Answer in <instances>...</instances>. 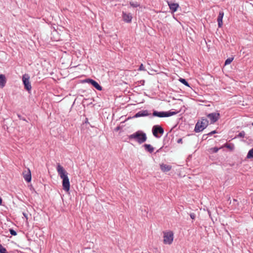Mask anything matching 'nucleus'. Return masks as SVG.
<instances>
[{"label": "nucleus", "mask_w": 253, "mask_h": 253, "mask_svg": "<svg viewBox=\"0 0 253 253\" xmlns=\"http://www.w3.org/2000/svg\"><path fill=\"white\" fill-rule=\"evenodd\" d=\"M152 132L155 137L160 138L163 134L164 130L160 126L155 125L153 126Z\"/></svg>", "instance_id": "423d86ee"}, {"label": "nucleus", "mask_w": 253, "mask_h": 253, "mask_svg": "<svg viewBox=\"0 0 253 253\" xmlns=\"http://www.w3.org/2000/svg\"><path fill=\"white\" fill-rule=\"evenodd\" d=\"M247 158L248 159H253V148L250 150L248 152L247 155Z\"/></svg>", "instance_id": "f3484780"}, {"label": "nucleus", "mask_w": 253, "mask_h": 253, "mask_svg": "<svg viewBox=\"0 0 253 253\" xmlns=\"http://www.w3.org/2000/svg\"><path fill=\"white\" fill-rule=\"evenodd\" d=\"M245 132H244V131H242L240 132L239 133L238 136H239V137H244V136H245Z\"/></svg>", "instance_id": "393cba45"}, {"label": "nucleus", "mask_w": 253, "mask_h": 253, "mask_svg": "<svg viewBox=\"0 0 253 253\" xmlns=\"http://www.w3.org/2000/svg\"><path fill=\"white\" fill-rule=\"evenodd\" d=\"M129 3H130V5L132 7H137L139 6V4L137 2L134 3L132 2H130Z\"/></svg>", "instance_id": "4be33fe9"}, {"label": "nucleus", "mask_w": 253, "mask_h": 253, "mask_svg": "<svg viewBox=\"0 0 253 253\" xmlns=\"http://www.w3.org/2000/svg\"><path fill=\"white\" fill-rule=\"evenodd\" d=\"M123 18L125 22L126 23H130L132 20V16L130 13H126L123 12Z\"/></svg>", "instance_id": "9b49d317"}, {"label": "nucleus", "mask_w": 253, "mask_h": 253, "mask_svg": "<svg viewBox=\"0 0 253 253\" xmlns=\"http://www.w3.org/2000/svg\"><path fill=\"white\" fill-rule=\"evenodd\" d=\"M0 79H5V77L3 74H0Z\"/></svg>", "instance_id": "c85d7f7f"}, {"label": "nucleus", "mask_w": 253, "mask_h": 253, "mask_svg": "<svg viewBox=\"0 0 253 253\" xmlns=\"http://www.w3.org/2000/svg\"><path fill=\"white\" fill-rule=\"evenodd\" d=\"M181 83H182L183 84H184V85L189 87H191L189 84H188V82L187 81V80H179Z\"/></svg>", "instance_id": "aec40b11"}, {"label": "nucleus", "mask_w": 253, "mask_h": 253, "mask_svg": "<svg viewBox=\"0 0 253 253\" xmlns=\"http://www.w3.org/2000/svg\"><path fill=\"white\" fill-rule=\"evenodd\" d=\"M218 150H219V148H218L217 147H213V148H211V150H212V152H213V153L217 152Z\"/></svg>", "instance_id": "b1692460"}, {"label": "nucleus", "mask_w": 253, "mask_h": 253, "mask_svg": "<svg viewBox=\"0 0 253 253\" xmlns=\"http://www.w3.org/2000/svg\"><path fill=\"white\" fill-rule=\"evenodd\" d=\"M176 114V112L170 111L168 112H158L157 111H154L153 113V116L160 118L169 117Z\"/></svg>", "instance_id": "39448f33"}, {"label": "nucleus", "mask_w": 253, "mask_h": 253, "mask_svg": "<svg viewBox=\"0 0 253 253\" xmlns=\"http://www.w3.org/2000/svg\"><path fill=\"white\" fill-rule=\"evenodd\" d=\"M129 139H133L137 141L139 144H142L146 141L147 136L145 133L142 131L138 130L128 136Z\"/></svg>", "instance_id": "f03ea898"}, {"label": "nucleus", "mask_w": 253, "mask_h": 253, "mask_svg": "<svg viewBox=\"0 0 253 253\" xmlns=\"http://www.w3.org/2000/svg\"><path fill=\"white\" fill-rule=\"evenodd\" d=\"M190 216L192 219H194L196 217V215L194 213H191Z\"/></svg>", "instance_id": "a878e982"}, {"label": "nucleus", "mask_w": 253, "mask_h": 253, "mask_svg": "<svg viewBox=\"0 0 253 253\" xmlns=\"http://www.w3.org/2000/svg\"><path fill=\"white\" fill-rule=\"evenodd\" d=\"M139 70H144V67L143 64H141L140 65V66H139Z\"/></svg>", "instance_id": "cd10ccee"}, {"label": "nucleus", "mask_w": 253, "mask_h": 253, "mask_svg": "<svg viewBox=\"0 0 253 253\" xmlns=\"http://www.w3.org/2000/svg\"><path fill=\"white\" fill-rule=\"evenodd\" d=\"M181 141H182V139H180L178 140L177 142H178V143H180Z\"/></svg>", "instance_id": "2f4dec72"}, {"label": "nucleus", "mask_w": 253, "mask_h": 253, "mask_svg": "<svg viewBox=\"0 0 253 253\" xmlns=\"http://www.w3.org/2000/svg\"><path fill=\"white\" fill-rule=\"evenodd\" d=\"M23 177L25 181L29 182L31 181V174L29 169L27 170H25L23 172Z\"/></svg>", "instance_id": "1a4fd4ad"}, {"label": "nucleus", "mask_w": 253, "mask_h": 253, "mask_svg": "<svg viewBox=\"0 0 253 253\" xmlns=\"http://www.w3.org/2000/svg\"><path fill=\"white\" fill-rule=\"evenodd\" d=\"M9 232H10V234L13 236H16L17 235L16 232L12 229H10Z\"/></svg>", "instance_id": "5701e85b"}, {"label": "nucleus", "mask_w": 253, "mask_h": 253, "mask_svg": "<svg viewBox=\"0 0 253 253\" xmlns=\"http://www.w3.org/2000/svg\"><path fill=\"white\" fill-rule=\"evenodd\" d=\"M0 253H7L5 248H4L1 245H0Z\"/></svg>", "instance_id": "6ab92c4d"}, {"label": "nucleus", "mask_w": 253, "mask_h": 253, "mask_svg": "<svg viewBox=\"0 0 253 253\" xmlns=\"http://www.w3.org/2000/svg\"><path fill=\"white\" fill-rule=\"evenodd\" d=\"M142 82V81H140V82ZM142 82H143V83H144V80H142Z\"/></svg>", "instance_id": "f704fd0d"}, {"label": "nucleus", "mask_w": 253, "mask_h": 253, "mask_svg": "<svg viewBox=\"0 0 253 253\" xmlns=\"http://www.w3.org/2000/svg\"><path fill=\"white\" fill-rule=\"evenodd\" d=\"M233 59H234L233 57H230V58H227L225 61L224 65H227L230 64L232 62Z\"/></svg>", "instance_id": "a211bd4d"}, {"label": "nucleus", "mask_w": 253, "mask_h": 253, "mask_svg": "<svg viewBox=\"0 0 253 253\" xmlns=\"http://www.w3.org/2000/svg\"><path fill=\"white\" fill-rule=\"evenodd\" d=\"M224 16V12L222 11H219L218 17H217V22L218 26L219 27H221L223 24L222 23V19Z\"/></svg>", "instance_id": "4468645a"}, {"label": "nucleus", "mask_w": 253, "mask_h": 253, "mask_svg": "<svg viewBox=\"0 0 253 253\" xmlns=\"http://www.w3.org/2000/svg\"><path fill=\"white\" fill-rule=\"evenodd\" d=\"M209 125V121L206 119L202 118L199 120L195 125L194 130L196 132H199L206 128Z\"/></svg>", "instance_id": "7ed1b4c3"}, {"label": "nucleus", "mask_w": 253, "mask_h": 253, "mask_svg": "<svg viewBox=\"0 0 253 253\" xmlns=\"http://www.w3.org/2000/svg\"><path fill=\"white\" fill-rule=\"evenodd\" d=\"M6 84V80H0V87L2 88Z\"/></svg>", "instance_id": "412c9836"}, {"label": "nucleus", "mask_w": 253, "mask_h": 253, "mask_svg": "<svg viewBox=\"0 0 253 253\" xmlns=\"http://www.w3.org/2000/svg\"><path fill=\"white\" fill-rule=\"evenodd\" d=\"M29 77L28 75L25 74L23 76L22 79H29Z\"/></svg>", "instance_id": "bb28decb"}, {"label": "nucleus", "mask_w": 253, "mask_h": 253, "mask_svg": "<svg viewBox=\"0 0 253 253\" xmlns=\"http://www.w3.org/2000/svg\"><path fill=\"white\" fill-rule=\"evenodd\" d=\"M82 83H87L88 84L92 85L96 89L101 91L102 90V88L100 84L96 82L95 80H82Z\"/></svg>", "instance_id": "6e6552de"}, {"label": "nucleus", "mask_w": 253, "mask_h": 253, "mask_svg": "<svg viewBox=\"0 0 253 253\" xmlns=\"http://www.w3.org/2000/svg\"><path fill=\"white\" fill-rule=\"evenodd\" d=\"M56 169L58 175L62 179L63 189L66 192H68L70 190V184L67 172L59 164H57Z\"/></svg>", "instance_id": "f257e3e1"}, {"label": "nucleus", "mask_w": 253, "mask_h": 253, "mask_svg": "<svg viewBox=\"0 0 253 253\" xmlns=\"http://www.w3.org/2000/svg\"><path fill=\"white\" fill-rule=\"evenodd\" d=\"M23 215H24L26 217H26V214H25L24 213H23Z\"/></svg>", "instance_id": "473e14b6"}, {"label": "nucleus", "mask_w": 253, "mask_h": 253, "mask_svg": "<svg viewBox=\"0 0 253 253\" xmlns=\"http://www.w3.org/2000/svg\"><path fill=\"white\" fill-rule=\"evenodd\" d=\"M2 203V199L0 197V205H1Z\"/></svg>", "instance_id": "7c9ffc66"}, {"label": "nucleus", "mask_w": 253, "mask_h": 253, "mask_svg": "<svg viewBox=\"0 0 253 253\" xmlns=\"http://www.w3.org/2000/svg\"><path fill=\"white\" fill-rule=\"evenodd\" d=\"M18 117L21 119V116L20 115H18Z\"/></svg>", "instance_id": "72a5a7b5"}, {"label": "nucleus", "mask_w": 253, "mask_h": 253, "mask_svg": "<svg viewBox=\"0 0 253 253\" xmlns=\"http://www.w3.org/2000/svg\"><path fill=\"white\" fill-rule=\"evenodd\" d=\"M150 115L148 111L147 110H141L137 112L134 116L135 118H138L140 117L148 116Z\"/></svg>", "instance_id": "ddd939ff"}, {"label": "nucleus", "mask_w": 253, "mask_h": 253, "mask_svg": "<svg viewBox=\"0 0 253 253\" xmlns=\"http://www.w3.org/2000/svg\"><path fill=\"white\" fill-rule=\"evenodd\" d=\"M207 117L210 119L211 124H214L220 118V114L218 112L212 113L207 115Z\"/></svg>", "instance_id": "0eeeda50"}, {"label": "nucleus", "mask_w": 253, "mask_h": 253, "mask_svg": "<svg viewBox=\"0 0 253 253\" xmlns=\"http://www.w3.org/2000/svg\"><path fill=\"white\" fill-rule=\"evenodd\" d=\"M216 133V131L215 130H213V131H211V132H209L208 133V135H211L212 134H214V133Z\"/></svg>", "instance_id": "c756f323"}, {"label": "nucleus", "mask_w": 253, "mask_h": 253, "mask_svg": "<svg viewBox=\"0 0 253 253\" xmlns=\"http://www.w3.org/2000/svg\"><path fill=\"white\" fill-rule=\"evenodd\" d=\"M23 82V84L24 85L25 88L30 92L31 90L32 86L31 83L30 82V80H22Z\"/></svg>", "instance_id": "2eb2a0df"}, {"label": "nucleus", "mask_w": 253, "mask_h": 253, "mask_svg": "<svg viewBox=\"0 0 253 253\" xmlns=\"http://www.w3.org/2000/svg\"><path fill=\"white\" fill-rule=\"evenodd\" d=\"M145 150L151 153L154 151V148L150 145L145 144L144 145Z\"/></svg>", "instance_id": "dca6fc26"}, {"label": "nucleus", "mask_w": 253, "mask_h": 253, "mask_svg": "<svg viewBox=\"0 0 253 253\" xmlns=\"http://www.w3.org/2000/svg\"><path fill=\"white\" fill-rule=\"evenodd\" d=\"M168 5L169 7V9L171 11L172 13H173L177 10V8L179 7V5L176 3H172L171 2H168Z\"/></svg>", "instance_id": "9d476101"}, {"label": "nucleus", "mask_w": 253, "mask_h": 253, "mask_svg": "<svg viewBox=\"0 0 253 253\" xmlns=\"http://www.w3.org/2000/svg\"><path fill=\"white\" fill-rule=\"evenodd\" d=\"M163 234L164 243L167 245L171 244L173 240V233L171 231H165Z\"/></svg>", "instance_id": "20e7f679"}, {"label": "nucleus", "mask_w": 253, "mask_h": 253, "mask_svg": "<svg viewBox=\"0 0 253 253\" xmlns=\"http://www.w3.org/2000/svg\"><path fill=\"white\" fill-rule=\"evenodd\" d=\"M161 170L164 172L169 171L171 169L172 167L170 165L165 164H161L160 165Z\"/></svg>", "instance_id": "f8f14e48"}]
</instances>
